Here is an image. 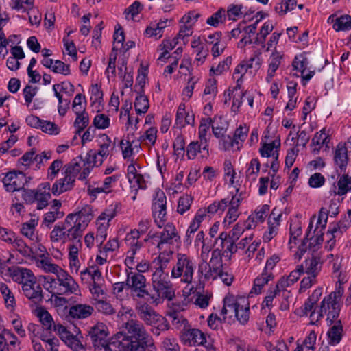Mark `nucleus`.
<instances>
[{
  "label": "nucleus",
  "instance_id": "obj_1",
  "mask_svg": "<svg viewBox=\"0 0 351 351\" xmlns=\"http://www.w3.org/2000/svg\"><path fill=\"white\" fill-rule=\"evenodd\" d=\"M125 334L118 332L115 339L119 348H127L130 351L141 350L143 342H150V335L139 322L131 319L125 323Z\"/></svg>",
  "mask_w": 351,
  "mask_h": 351
},
{
  "label": "nucleus",
  "instance_id": "obj_2",
  "mask_svg": "<svg viewBox=\"0 0 351 351\" xmlns=\"http://www.w3.org/2000/svg\"><path fill=\"white\" fill-rule=\"evenodd\" d=\"M343 290L340 288L325 296L319 304L317 310L309 315L310 324H317L324 316L328 326L337 321L341 311V298Z\"/></svg>",
  "mask_w": 351,
  "mask_h": 351
},
{
  "label": "nucleus",
  "instance_id": "obj_3",
  "mask_svg": "<svg viewBox=\"0 0 351 351\" xmlns=\"http://www.w3.org/2000/svg\"><path fill=\"white\" fill-rule=\"evenodd\" d=\"M234 244L230 243L226 249L223 252L217 247L212 252L210 263L202 261L198 265V272L201 274L205 279L208 280H215L218 278L221 269L223 267L222 258L226 261H230L234 252Z\"/></svg>",
  "mask_w": 351,
  "mask_h": 351
},
{
  "label": "nucleus",
  "instance_id": "obj_4",
  "mask_svg": "<svg viewBox=\"0 0 351 351\" xmlns=\"http://www.w3.org/2000/svg\"><path fill=\"white\" fill-rule=\"evenodd\" d=\"M221 315L223 320L227 316H234L241 324H246L250 318V305L247 300L241 296L226 295L223 299Z\"/></svg>",
  "mask_w": 351,
  "mask_h": 351
},
{
  "label": "nucleus",
  "instance_id": "obj_5",
  "mask_svg": "<svg viewBox=\"0 0 351 351\" xmlns=\"http://www.w3.org/2000/svg\"><path fill=\"white\" fill-rule=\"evenodd\" d=\"M196 261L186 254L177 253L176 261L171 271V278L180 279V282L189 285L193 280Z\"/></svg>",
  "mask_w": 351,
  "mask_h": 351
},
{
  "label": "nucleus",
  "instance_id": "obj_6",
  "mask_svg": "<svg viewBox=\"0 0 351 351\" xmlns=\"http://www.w3.org/2000/svg\"><path fill=\"white\" fill-rule=\"evenodd\" d=\"M245 198V193L240 189L229 191V195L226 197V213L222 221L225 228H228L240 216V206Z\"/></svg>",
  "mask_w": 351,
  "mask_h": 351
},
{
  "label": "nucleus",
  "instance_id": "obj_7",
  "mask_svg": "<svg viewBox=\"0 0 351 351\" xmlns=\"http://www.w3.org/2000/svg\"><path fill=\"white\" fill-rule=\"evenodd\" d=\"M81 166L76 162L69 164L65 169L64 176L57 180L51 187V193L55 196L71 190L75 184V177L80 172Z\"/></svg>",
  "mask_w": 351,
  "mask_h": 351
},
{
  "label": "nucleus",
  "instance_id": "obj_8",
  "mask_svg": "<svg viewBox=\"0 0 351 351\" xmlns=\"http://www.w3.org/2000/svg\"><path fill=\"white\" fill-rule=\"evenodd\" d=\"M180 239L176 226L168 223L164 226V230L158 234L149 232L144 241L152 240V244L156 245L159 251L163 250L165 245L172 244Z\"/></svg>",
  "mask_w": 351,
  "mask_h": 351
},
{
  "label": "nucleus",
  "instance_id": "obj_9",
  "mask_svg": "<svg viewBox=\"0 0 351 351\" xmlns=\"http://www.w3.org/2000/svg\"><path fill=\"white\" fill-rule=\"evenodd\" d=\"M126 274L125 285L130 290L133 297L138 298L150 297L147 290V279L143 274L134 270H126Z\"/></svg>",
  "mask_w": 351,
  "mask_h": 351
},
{
  "label": "nucleus",
  "instance_id": "obj_10",
  "mask_svg": "<svg viewBox=\"0 0 351 351\" xmlns=\"http://www.w3.org/2000/svg\"><path fill=\"white\" fill-rule=\"evenodd\" d=\"M152 285L159 297L171 300L174 295L169 274L161 269H155L152 275Z\"/></svg>",
  "mask_w": 351,
  "mask_h": 351
},
{
  "label": "nucleus",
  "instance_id": "obj_11",
  "mask_svg": "<svg viewBox=\"0 0 351 351\" xmlns=\"http://www.w3.org/2000/svg\"><path fill=\"white\" fill-rule=\"evenodd\" d=\"M54 331L61 340L73 351H86L85 347L81 342L82 336L78 328H75V334L72 333L62 324L54 326Z\"/></svg>",
  "mask_w": 351,
  "mask_h": 351
},
{
  "label": "nucleus",
  "instance_id": "obj_12",
  "mask_svg": "<svg viewBox=\"0 0 351 351\" xmlns=\"http://www.w3.org/2000/svg\"><path fill=\"white\" fill-rule=\"evenodd\" d=\"M261 64V62L259 56L254 54L249 59L242 60L235 66L232 73V79L236 82V85L234 86V90L236 91L241 89L247 71L250 69H252L254 67L258 69Z\"/></svg>",
  "mask_w": 351,
  "mask_h": 351
},
{
  "label": "nucleus",
  "instance_id": "obj_13",
  "mask_svg": "<svg viewBox=\"0 0 351 351\" xmlns=\"http://www.w3.org/2000/svg\"><path fill=\"white\" fill-rule=\"evenodd\" d=\"M136 309L140 318L147 324L156 326L158 329L160 330H166L168 328L165 318L158 314L147 304L137 306Z\"/></svg>",
  "mask_w": 351,
  "mask_h": 351
},
{
  "label": "nucleus",
  "instance_id": "obj_14",
  "mask_svg": "<svg viewBox=\"0 0 351 351\" xmlns=\"http://www.w3.org/2000/svg\"><path fill=\"white\" fill-rule=\"evenodd\" d=\"M98 151L92 156L91 162L94 166H101L104 160L110 155L114 149L111 138L106 134H99L96 139Z\"/></svg>",
  "mask_w": 351,
  "mask_h": 351
},
{
  "label": "nucleus",
  "instance_id": "obj_15",
  "mask_svg": "<svg viewBox=\"0 0 351 351\" xmlns=\"http://www.w3.org/2000/svg\"><path fill=\"white\" fill-rule=\"evenodd\" d=\"M116 207L110 205L107 207L97 218L96 228L97 230V238L101 240L102 243L107 236V230L110 226V222L116 216Z\"/></svg>",
  "mask_w": 351,
  "mask_h": 351
},
{
  "label": "nucleus",
  "instance_id": "obj_16",
  "mask_svg": "<svg viewBox=\"0 0 351 351\" xmlns=\"http://www.w3.org/2000/svg\"><path fill=\"white\" fill-rule=\"evenodd\" d=\"M93 218V208L89 205H85L79 211L68 215L65 219V224L74 223L85 230Z\"/></svg>",
  "mask_w": 351,
  "mask_h": 351
},
{
  "label": "nucleus",
  "instance_id": "obj_17",
  "mask_svg": "<svg viewBox=\"0 0 351 351\" xmlns=\"http://www.w3.org/2000/svg\"><path fill=\"white\" fill-rule=\"evenodd\" d=\"M292 66L295 72L293 75L297 77H301L304 84L308 82L315 75V69L309 65L308 58L303 54L298 55L295 57Z\"/></svg>",
  "mask_w": 351,
  "mask_h": 351
},
{
  "label": "nucleus",
  "instance_id": "obj_18",
  "mask_svg": "<svg viewBox=\"0 0 351 351\" xmlns=\"http://www.w3.org/2000/svg\"><path fill=\"white\" fill-rule=\"evenodd\" d=\"M128 250L125 253V264L126 270H134V266L140 259L139 254L143 247L144 241H134L133 239L125 237Z\"/></svg>",
  "mask_w": 351,
  "mask_h": 351
},
{
  "label": "nucleus",
  "instance_id": "obj_19",
  "mask_svg": "<svg viewBox=\"0 0 351 351\" xmlns=\"http://www.w3.org/2000/svg\"><path fill=\"white\" fill-rule=\"evenodd\" d=\"M140 166L136 162L132 161L127 168V178L130 188L137 192L139 189H145L147 186V180L140 173Z\"/></svg>",
  "mask_w": 351,
  "mask_h": 351
},
{
  "label": "nucleus",
  "instance_id": "obj_20",
  "mask_svg": "<svg viewBox=\"0 0 351 351\" xmlns=\"http://www.w3.org/2000/svg\"><path fill=\"white\" fill-rule=\"evenodd\" d=\"M2 182L6 191L14 192L23 189L27 180L23 172L12 171L5 174Z\"/></svg>",
  "mask_w": 351,
  "mask_h": 351
},
{
  "label": "nucleus",
  "instance_id": "obj_21",
  "mask_svg": "<svg viewBox=\"0 0 351 351\" xmlns=\"http://www.w3.org/2000/svg\"><path fill=\"white\" fill-rule=\"evenodd\" d=\"M120 148L123 158L130 161V163L132 161L135 162L134 156L141 149L138 141L135 139L134 135L130 134H126L123 136L120 141Z\"/></svg>",
  "mask_w": 351,
  "mask_h": 351
},
{
  "label": "nucleus",
  "instance_id": "obj_22",
  "mask_svg": "<svg viewBox=\"0 0 351 351\" xmlns=\"http://www.w3.org/2000/svg\"><path fill=\"white\" fill-rule=\"evenodd\" d=\"M330 135V129L326 127L315 134L311 142L314 154H318L321 150L325 152L329 150L330 147L332 146Z\"/></svg>",
  "mask_w": 351,
  "mask_h": 351
},
{
  "label": "nucleus",
  "instance_id": "obj_23",
  "mask_svg": "<svg viewBox=\"0 0 351 351\" xmlns=\"http://www.w3.org/2000/svg\"><path fill=\"white\" fill-rule=\"evenodd\" d=\"M108 335V328L102 322H97L88 331V335L94 348L106 344Z\"/></svg>",
  "mask_w": 351,
  "mask_h": 351
},
{
  "label": "nucleus",
  "instance_id": "obj_24",
  "mask_svg": "<svg viewBox=\"0 0 351 351\" xmlns=\"http://www.w3.org/2000/svg\"><path fill=\"white\" fill-rule=\"evenodd\" d=\"M180 339L184 345L189 346H197L207 343L204 333L195 328L183 330Z\"/></svg>",
  "mask_w": 351,
  "mask_h": 351
},
{
  "label": "nucleus",
  "instance_id": "obj_25",
  "mask_svg": "<svg viewBox=\"0 0 351 351\" xmlns=\"http://www.w3.org/2000/svg\"><path fill=\"white\" fill-rule=\"evenodd\" d=\"M57 284L63 288L64 293H76L79 289L77 283L67 271L60 268L56 273Z\"/></svg>",
  "mask_w": 351,
  "mask_h": 351
},
{
  "label": "nucleus",
  "instance_id": "obj_26",
  "mask_svg": "<svg viewBox=\"0 0 351 351\" xmlns=\"http://www.w3.org/2000/svg\"><path fill=\"white\" fill-rule=\"evenodd\" d=\"M39 217L36 215L32 216L31 219L21 224L20 232L21 234L33 242L42 241L41 237L36 231Z\"/></svg>",
  "mask_w": 351,
  "mask_h": 351
},
{
  "label": "nucleus",
  "instance_id": "obj_27",
  "mask_svg": "<svg viewBox=\"0 0 351 351\" xmlns=\"http://www.w3.org/2000/svg\"><path fill=\"white\" fill-rule=\"evenodd\" d=\"M8 271L13 281L21 285L31 282L35 276L30 269L24 267H12L9 268Z\"/></svg>",
  "mask_w": 351,
  "mask_h": 351
},
{
  "label": "nucleus",
  "instance_id": "obj_28",
  "mask_svg": "<svg viewBox=\"0 0 351 351\" xmlns=\"http://www.w3.org/2000/svg\"><path fill=\"white\" fill-rule=\"evenodd\" d=\"M300 265L303 267L304 274L317 278L322 270V262L319 257L311 256L306 259Z\"/></svg>",
  "mask_w": 351,
  "mask_h": 351
},
{
  "label": "nucleus",
  "instance_id": "obj_29",
  "mask_svg": "<svg viewBox=\"0 0 351 351\" xmlns=\"http://www.w3.org/2000/svg\"><path fill=\"white\" fill-rule=\"evenodd\" d=\"M50 184L45 182L41 184L37 191L34 193V199L37 202V209L42 210L48 205L51 199Z\"/></svg>",
  "mask_w": 351,
  "mask_h": 351
},
{
  "label": "nucleus",
  "instance_id": "obj_30",
  "mask_svg": "<svg viewBox=\"0 0 351 351\" xmlns=\"http://www.w3.org/2000/svg\"><path fill=\"white\" fill-rule=\"evenodd\" d=\"M208 145L207 141H196L189 143L187 147L186 155L189 159H194L198 154L202 157H206L208 155Z\"/></svg>",
  "mask_w": 351,
  "mask_h": 351
},
{
  "label": "nucleus",
  "instance_id": "obj_31",
  "mask_svg": "<svg viewBox=\"0 0 351 351\" xmlns=\"http://www.w3.org/2000/svg\"><path fill=\"white\" fill-rule=\"evenodd\" d=\"M283 58L281 52L274 50L267 60L268 69L266 76V81L270 82L276 75V71L278 69Z\"/></svg>",
  "mask_w": 351,
  "mask_h": 351
},
{
  "label": "nucleus",
  "instance_id": "obj_32",
  "mask_svg": "<svg viewBox=\"0 0 351 351\" xmlns=\"http://www.w3.org/2000/svg\"><path fill=\"white\" fill-rule=\"evenodd\" d=\"M269 213V206L267 204L258 206L254 211L247 217V220L249 222V226H252L254 229L258 223L264 222L265 219L268 217Z\"/></svg>",
  "mask_w": 351,
  "mask_h": 351
},
{
  "label": "nucleus",
  "instance_id": "obj_33",
  "mask_svg": "<svg viewBox=\"0 0 351 351\" xmlns=\"http://www.w3.org/2000/svg\"><path fill=\"white\" fill-rule=\"evenodd\" d=\"M261 145L259 152L262 157H272L274 159H278V150L280 147V140L278 137H275L271 142L263 143Z\"/></svg>",
  "mask_w": 351,
  "mask_h": 351
},
{
  "label": "nucleus",
  "instance_id": "obj_34",
  "mask_svg": "<svg viewBox=\"0 0 351 351\" xmlns=\"http://www.w3.org/2000/svg\"><path fill=\"white\" fill-rule=\"evenodd\" d=\"M94 312V308L88 304H77L69 308V315L75 319L89 317Z\"/></svg>",
  "mask_w": 351,
  "mask_h": 351
},
{
  "label": "nucleus",
  "instance_id": "obj_35",
  "mask_svg": "<svg viewBox=\"0 0 351 351\" xmlns=\"http://www.w3.org/2000/svg\"><path fill=\"white\" fill-rule=\"evenodd\" d=\"M194 121V115L186 111L185 104L181 103L177 109L175 124L181 128L186 125H193Z\"/></svg>",
  "mask_w": 351,
  "mask_h": 351
},
{
  "label": "nucleus",
  "instance_id": "obj_36",
  "mask_svg": "<svg viewBox=\"0 0 351 351\" xmlns=\"http://www.w3.org/2000/svg\"><path fill=\"white\" fill-rule=\"evenodd\" d=\"M206 219V210L203 208L199 209L192 221H191L186 232V241L191 242L193 234L196 232L200 227L201 223Z\"/></svg>",
  "mask_w": 351,
  "mask_h": 351
},
{
  "label": "nucleus",
  "instance_id": "obj_37",
  "mask_svg": "<svg viewBox=\"0 0 351 351\" xmlns=\"http://www.w3.org/2000/svg\"><path fill=\"white\" fill-rule=\"evenodd\" d=\"M274 278L273 273L262 271L254 280L253 286L250 291L251 296L257 295L262 292L264 287Z\"/></svg>",
  "mask_w": 351,
  "mask_h": 351
},
{
  "label": "nucleus",
  "instance_id": "obj_38",
  "mask_svg": "<svg viewBox=\"0 0 351 351\" xmlns=\"http://www.w3.org/2000/svg\"><path fill=\"white\" fill-rule=\"evenodd\" d=\"M36 266L45 273L56 274L61 268L57 264L52 262L51 258L48 256H38L35 258Z\"/></svg>",
  "mask_w": 351,
  "mask_h": 351
},
{
  "label": "nucleus",
  "instance_id": "obj_39",
  "mask_svg": "<svg viewBox=\"0 0 351 351\" xmlns=\"http://www.w3.org/2000/svg\"><path fill=\"white\" fill-rule=\"evenodd\" d=\"M335 193V191L330 190L325 200V205L328 206L327 210L331 217H335L339 213V206L344 199Z\"/></svg>",
  "mask_w": 351,
  "mask_h": 351
},
{
  "label": "nucleus",
  "instance_id": "obj_40",
  "mask_svg": "<svg viewBox=\"0 0 351 351\" xmlns=\"http://www.w3.org/2000/svg\"><path fill=\"white\" fill-rule=\"evenodd\" d=\"M167 19L150 23L145 30V36L149 38H160L164 29L167 27Z\"/></svg>",
  "mask_w": 351,
  "mask_h": 351
},
{
  "label": "nucleus",
  "instance_id": "obj_41",
  "mask_svg": "<svg viewBox=\"0 0 351 351\" xmlns=\"http://www.w3.org/2000/svg\"><path fill=\"white\" fill-rule=\"evenodd\" d=\"M328 211L327 210L326 207H322L317 215H313L309 223L308 228L310 230H312L313 227V223L315 221V226L314 230H318L319 232L323 231L327 224L328 218Z\"/></svg>",
  "mask_w": 351,
  "mask_h": 351
},
{
  "label": "nucleus",
  "instance_id": "obj_42",
  "mask_svg": "<svg viewBox=\"0 0 351 351\" xmlns=\"http://www.w3.org/2000/svg\"><path fill=\"white\" fill-rule=\"evenodd\" d=\"M236 172L233 168L232 163L226 160L224 162V180L225 184L227 185L228 192L231 190L240 189L235 182Z\"/></svg>",
  "mask_w": 351,
  "mask_h": 351
},
{
  "label": "nucleus",
  "instance_id": "obj_43",
  "mask_svg": "<svg viewBox=\"0 0 351 351\" xmlns=\"http://www.w3.org/2000/svg\"><path fill=\"white\" fill-rule=\"evenodd\" d=\"M348 150L346 146L339 144L335 149L334 160L339 173L345 171L348 164Z\"/></svg>",
  "mask_w": 351,
  "mask_h": 351
},
{
  "label": "nucleus",
  "instance_id": "obj_44",
  "mask_svg": "<svg viewBox=\"0 0 351 351\" xmlns=\"http://www.w3.org/2000/svg\"><path fill=\"white\" fill-rule=\"evenodd\" d=\"M330 190L335 191V193L344 197L347 193L351 190V176L348 175L341 176L337 184H334Z\"/></svg>",
  "mask_w": 351,
  "mask_h": 351
},
{
  "label": "nucleus",
  "instance_id": "obj_45",
  "mask_svg": "<svg viewBox=\"0 0 351 351\" xmlns=\"http://www.w3.org/2000/svg\"><path fill=\"white\" fill-rule=\"evenodd\" d=\"M327 332L328 343L332 346L338 344L343 334V326L340 320L335 322Z\"/></svg>",
  "mask_w": 351,
  "mask_h": 351
},
{
  "label": "nucleus",
  "instance_id": "obj_46",
  "mask_svg": "<svg viewBox=\"0 0 351 351\" xmlns=\"http://www.w3.org/2000/svg\"><path fill=\"white\" fill-rule=\"evenodd\" d=\"M302 267L298 265L293 271L287 277L281 278L278 282V287L285 289L287 287L291 286L300 278L301 275L304 274Z\"/></svg>",
  "mask_w": 351,
  "mask_h": 351
},
{
  "label": "nucleus",
  "instance_id": "obj_47",
  "mask_svg": "<svg viewBox=\"0 0 351 351\" xmlns=\"http://www.w3.org/2000/svg\"><path fill=\"white\" fill-rule=\"evenodd\" d=\"M217 81L215 78L210 76L204 84L203 91V98L205 101H213L217 94Z\"/></svg>",
  "mask_w": 351,
  "mask_h": 351
},
{
  "label": "nucleus",
  "instance_id": "obj_48",
  "mask_svg": "<svg viewBox=\"0 0 351 351\" xmlns=\"http://www.w3.org/2000/svg\"><path fill=\"white\" fill-rule=\"evenodd\" d=\"M290 238L289 246L291 250L297 247L302 236V228L300 223L297 221L290 223Z\"/></svg>",
  "mask_w": 351,
  "mask_h": 351
},
{
  "label": "nucleus",
  "instance_id": "obj_49",
  "mask_svg": "<svg viewBox=\"0 0 351 351\" xmlns=\"http://www.w3.org/2000/svg\"><path fill=\"white\" fill-rule=\"evenodd\" d=\"M150 221L147 219H142L138 225V229L131 230L126 234L125 237L133 239L134 241H140L141 235L145 234L149 228Z\"/></svg>",
  "mask_w": 351,
  "mask_h": 351
},
{
  "label": "nucleus",
  "instance_id": "obj_50",
  "mask_svg": "<svg viewBox=\"0 0 351 351\" xmlns=\"http://www.w3.org/2000/svg\"><path fill=\"white\" fill-rule=\"evenodd\" d=\"M0 293L3 298L6 308L10 311H13L16 306V300L13 293L3 282H0Z\"/></svg>",
  "mask_w": 351,
  "mask_h": 351
},
{
  "label": "nucleus",
  "instance_id": "obj_51",
  "mask_svg": "<svg viewBox=\"0 0 351 351\" xmlns=\"http://www.w3.org/2000/svg\"><path fill=\"white\" fill-rule=\"evenodd\" d=\"M329 19L333 23V29L337 32L348 31L351 29V16L349 15H342L339 17Z\"/></svg>",
  "mask_w": 351,
  "mask_h": 351
},
{
  "label": "nucleus",
  "instance_id": "obj_52",
  "mask_svg": "<svg viewBox=\"0 0 351 351\" xmlns=\"http://www.w3.org/2000/svg\"><path fill=\"white\" fill-rule=\"evenodd\" d=\"M274 25V23L271 20L265 21L262 25L259 32L256 34L255 43L258 45H263L267 36L273 31Z\"/></svg>",
  "mask_w": 351,
  "mask_h": 351
},
{
  "label": "nucleus",
  "instance_id": "obj_53",
  "mask_svg": "<svg viewBox=\"0 0 351 351\" xmlns=\"http://www.w3.org/2000/svg\"><path fill=\"white\" fill-rule=\"evenodd\" d=\"M249 224L250 223L247 219L245 221H239L237 223L230 232V239L233 241H235L240 238L245 230L253 229L252 226L250 227L248 226Z\"/></svg>",
  "mask_w": 351,
  "mask_h": 351
},
{
  "label": "nucleus",
  "instance_id": "obj_54",
  "mask_svg": "<svg viewBox=\"0 0 351 351\" xmlns=\"http://www.w3.org/2000/svg\"><path fill=\"white\" fill-rule=\"evenodd\" d=\"M261 163L257 158H252L246 165L245 176L247 179L255 180L260 171Z\"/></svg>",
  "mask_w": 351,
  "mask_h": 351
},
{
  "label": "nucleus",
  "instance_id": "obj_55",
  "mask_svg": "<svg viewBox=\"0 0 351 351\" xmlns=\"http://www.w3.org/2000/svg\"><path fill=\"white\" fill-rule=\"evenodd\" d=\"M90 94L91 105L95 106L96 108H99L103 101V93L100 86L97 84H92L89 90ZM99 109H98L99 110Z\"/></svg>",
  "mask_w": 351,
  "mask_h": 351
},
{
  "label": "nucleus",
  "instance_id": "obj_56",
  "mask_svg": "<svg viewBox=\"0 0 351 351\" xmlns=\"http://www.w3.org/2000/svg\"><path fill=\"white\" fill-rule=\"evenodd\" d=\"M66 239L73 243L74 241H81L83 232L82 228L73 223L71 225H66Z\"/></svg>",
  "mask_w": 351,
  "mask_h": 351
},
{
  "label": "nucleus",
  "instance_id": "obj_57",
  "mask_svg": "<svg viewBox=\"0 0 351 351\" xmlns=\"http://www.w3.org/2000/svg\"><path fill=\"white\" fill-rule=\"evenodd\" d=\"M232 57L228 56L216 66L213 65L209 71L210 76L220 75L225 71H227L232 64Z\"/></svg>",
  "mask_w": 351,
  "mask_h": 351
},
{
  "label": "nucleus",
  "instance_id": "obj_58",
  "mask_svg": "<svg viewBox=\"0 0 351 351\" xmlns=\"http://www.w3.org/2000/svg\"><path fill=\"white\" fill-rule=\"evenodd\" d=\"M134 105L137 114H144L149 107L148 98L145 95L140 94L136 97Z\"/></svg>",
  "mask_w": 351,
  "mask_h": 351
},
{
  "label": "nucleus",
  "instance_id": "obj_59",
  "mask_svg": "<svg viewBox=\"0 0 351 351\" xmlns=\"http://www.w3.org/2000/svg\"><path fill=\"white\" fill-rule=\"evenodd\" d=\"M11 245L23 256L29 257L32 254V248L21 238L16 236Z\"/></svg>",
  "mask_w": 351,
  "mask_h": 351
},
{
  "label": "nucleus",
  "instance_id": "obj_60",
  "mask_svg": "<svg viewBox=\"0 0 351 351\" xmlns=\"http://www.w3.org/2000/svg\"><path fill=\"white\" fill-rule=\"evenodd\" d=\"M65 223L63 226L56 225L50 232V240L53 243L66 240Z\"/></svg>",
  "mask_w": 351,
  "mask_h": 351
},
{
  "label": "nucleus",
  "instance_id": "obj_61",
  "mask_svg": "<svg viewBox=\"0 0 351 351\" xmlns=\"http://www.w3.org/2000/svg\"><path fill=\"white\" fill-rule=\"evenodd\" d=\"M249 129L246 125H240L234 132V138L236 150H239L245 140Z\"/></svg>",
  "mask_w": 351,
  "mask_h": 351
},
{
  "label": "nucleus",
  "instance_id": "obj_62",
  "mask_svg": "<svg viewBox=\"0 0 351 351\" xmlns=\"http://www.w3.org/2000/svg\"><path fill=\"white\" fill-rule=\"evenodd\" d=\"M157 128L151 126L140 137V140L148 145H154L157 139Z\"/></svg>",
  "mask_w": 351,
  "mask_h": 351
},
{
  "label": "nucleus",
  "instance_id": "obj_63",
  "mask_svg": "<svg viewBox=\"0 0 351 351\" xmlns=\"http://www.w3.org/2000/svg\"><path fill=\"white\" fill-rule=\"evenodd\" d=\"M93 304L95 306L97 311L103 315H112L116 313L112 304L105 300L102 299L97 302H93Z\"/></svg>",
  "mask_w": 351,
  "mask_h": 351
},
{
  "label": "nucleus",
  "instance_id": "obj_64",
  "mask_svg": "<svg viewBox=\"0 0 351 351\" xmlns=\"http://www.w3.org/2000/svg\"><path fill=\"white\" fill-rule=\"evenodd\" d=\"M183 171L176 173L175 178L167 184V189L172 191V193H178L182 188V181L184 179Z\"/></svg>",
  "mask_w": 351,
  "mask_h": 351
}]
</instances>
